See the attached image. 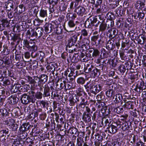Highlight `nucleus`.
<instances>
[{
    "label": "nucleus",
    "instance_id": "obj_45",
    "mask_svg": "<svg viewBox=\"0 0 146 146\" xmlns=\"http://www.w3.org/2000/svg\"><path fill=\"white\" fill-rule=\"evenodd\" d=\"M32 129V135L33 136H37L40 135V131L39 129L36 127H34Z\"/></svg>",
    "mask_w": 146,
    "mask_h": 146
},
{
    "label": "nucleus",
    "instance_id": "obj_26",
    "mask_svg": "<svg viewBox=\"0 0 146 146\" xmlns=\"http://www.w3.org/2000/svg\"><path fill=\"white\" fill-rule=\"evenodd\" d=\"M93 70L90 72L91 76L92 77L98 76L100 74V70L97 68L95 66L94 67Z\"/></svg>",
    "mask_w": 146,
    "mask_h": 146
},
{
    "label": "nucleus",
    "instance_id": "obj_18",
    "mask_svg": "<svg viewBox=\"0 0 146 146\" xmlns=\"http://www.w3.org/2000/svg\"><path fill=\"white\" fill-rule=\"evenodd\" d=\"M3 63L5 64H9L10 63L9 58L6 55H2L1 56V64H3Z\"/></svg>",
    "mask_w": 146,
    "mask_h": 146
},
{
    "label": "nucleus",
    "instance_id": "obj_52",
    "mask_svg": "<svg viewBox=\"0 0 146 146\" xmlns=\"http://www.w3.org/2000/svg\"><path fill=\"white\" fill-rule=\"evenodd\" d=\"M110 52V51L109 52V51H106L104 48H103L101 51V54H102L103 57L105 58L108 57L109 55V53Z\"/></svg>",
    "mask_w": 146,
    "mask_h": 146
},
{
    "label": "nucleus",
    "instance_id": "obj_60",
    "mask_svg": "<svg viewBox=\"0 0 146 146\" xmlns=\"http://www.w3.org/2000/svg\"><path fill=\"white\" fill-rule=\"evenodd\" d=\"M43 94L40 92H37L35 93V97L37 99H40L42 98Z\"/></svg>",
    "mask_w": 146,
    "mask_h": 146
},
{
    "label": "nucleus",
    "instance_id": "obj_35",
    "mask_svg": "<svg viewBox=\"0 0 146 146\" xmlns=\"http://www.w3.org/2000/svg\"><path fill=\"white\" fill-rule=\"evenodd\" d=\"M115 103L117 104L118 103L121 102L123 100V97L121 94H116L115 96Z\"/></svg>",
    "mask_w": 146,
    "mask_h": 146
},
{
    "label": "nucleus",
    "instance_id": "obj_53",
    "mask_svg": "<svg viewBox=\"0 0 146 146\" xmlns=\"http://www.w3.org/2000/svg\"><path fill=\"white\" fill-rule=\"evenodd\" d=\"M9 130L7 129L1 128V135L2 136H4L5 135H8Z\"/></svg>",
    "mask_w": 146,
    "mask_h": 146
},
{
    "label": "nucleus",
    "instance_id": "obj_51",
    "mask_svg": "<svg viewBox=\"0 0 146 146\" xmlns=\"http://www.w3.org/2000/svg\"><path fill=\"white\" fill-rule=\"evenodd\" d=\"M100 53L98 49L94 48V51L92 53V56L94 58H97L99 56Z\"/></svg>",
    "mask_w": 146,
    "mask_h": 146
},
{
    "label": "nucleus",
    "instance_id": "obj_44",
    "mask_svg": "<svg viewBox=\"0 0 146 146\" xmlns=\"http://www.w3.org/2000/svg\"><path fill=\"white\" fill-rule=\"evenodd\" d=\"M55 123L54 122H52V121L51 123L50 122H48L46 124V127L47 128L50 127L51 130H53L55 129Z\"/></svg>",
    "mask_w": 146,
    "mask_h": 146
},
{
    "label": "nucleus",
    "instance_id": "obj_29",
    "mask_svg": "<svg viewBox=\"0 0 146 146\" xmlns=\"http://www.w3.org/2000/svg\"><path fill=\"white\" fill-rule=\"evenodd\" d=\"M115 91L111 89H108L106 92V94L107 96L109 98H114L115 97Z\"/></svg>",
    "mask_w": 146,
    "mask_h": 146
},
{
    "label": "nucleus",
    "instance_id": "obj_54",
    "mask_svg": "<svg viewBox=\"0 0 146 146\" xmlns=\"http://www.w3.org/2000/svg\"><path fill=\"white\" fill-rule=\"evenodd\" d=\"M107 20H113L115 18V17L114 14L112 13H108Z\"/></svg>",
    "mask_w": 146,
    "mask_h": 146
},
{
    "label": "nucleus",
    "instance_id": "obj_59",
    "mask_svg": "<svg viewBox=\"0 0 146 146\" xmlns=\"http://www.w3.org/2000/svg\"><path fill=\"white\" fill-rule=\"evenodd\" d=\"M116 25L117 27H119V28L123 27V26L124 24L123 22V21L122 19H121V20L120 19L118 20Z\"/></svg>",
    "mask_w": 146,
    "mask_h": 146
},
{
    "label": "nucleus",
    "instance_id": "obj_36",
    "mask_svg": "<svg viewBox=\"0 0 146 146\" xmlns=\"http://www.w3.org/2000/svg\"><path fill=\"white\" fill-rule=\"evenodd\" d=\"M144 85L145 83L143 81H141L140 82V84H137L135 90L137 92H138L137 89H139V91H140V90H142V91L144 88H144L145 86Z\"/></svg>",
    "mask_w": 146,
    "mask_h": 146
},
{
    "label": "nucleus",
    "instance_id": "obj_15",
    "mask_svg": "<svg viewBox=\"0 0 146 146\" xmlns=\"http://www.w3.org/2000/svg\"><path fill=\"white\" fill-rule=\"evenodd\" d=\"M21 102L25 104H28L30 102H32V101L29 97L27 94H24L22 95L21 98Z\"/></svg>",
    "mask_w": 146,
    "mask_h": 146
},
{
    "label": "nucleus",
    "instance_id": "obj_14",
    "mask_svg": "<svg viewBox=\"0 0 146 146\" xmlns=\"http://www.w3.org/2000/svg\"><path fill=\"white\" fill-rule=\"evenodd\" d=\"M11 40L14 42H16L17 45L19 43L21 40L20 37V35L17 34H12V35H11Z\"/></svg>",
    "mask_w": 146,
    "mask_h": 146
},
{
    "label": "nucleus",
    "instance_id": "obj_22",
    "mask_svg": "<svg viewBox=\"0 0 146 146\" xmlns=\"http://www.w3.org/2000/svg\"><path fill=\"white\" fill-rule=\"evenodd\" d=\"M133 20L131 18H128L125 23L124 27L128 29L131 28L133 25Z\"/></svg>",
    "mask_w": 146,
    "mask_h": 146
},
{
    "label": "nucleus",
    "instance_id": "obj_12",
    "mask_svg": "<svg viewBox=\"0 0 146 146\" xmlns=\"http://www.w3.org/2000/svg\"><path fill=\"white\" fill-rule=\"evenodd\" d=\"M131 124V122L129 121L125 122L123 123L121 129L123 131H125L127 130H132V127Z\"/></svg>",
    "mask_w": 146,
    "mask_h": 146
},
{
    "label": "nucleus",
    "instance_id": "obj_46",
    "mask_svg": "<svg viewBox=\"0 0 146 146\" xmlns=\"http://www.w3.org/2000/svg\"><path fill=\"white\" fill-rule=\"evenodd\" d=\"M25 23H21L20 24H19V25H17L16 26H15L17 29L18 31H20L24 30V29L25 28Z\"/></svg>",
    "mask_w": 146,
    "mask_h": 146
},
{
    "label": "nucleus",
    "instance_id": "obj_9",
    "mask_svg": "<svg viewBox=\"0 0 146 146\" xmlns=\"http://www.w3.org/2000/svg\"><path fill=\"white\" fill-rule=\"evenodd\" d=\"M1 123H4V120L7 119L9 116V113L7 111V109H1Z\"/></svg>",
    "mask_w": 146,
    "mask_h": 146
},
{
    "label": "nucleus",
    "instance_id": "obj_32",
    "mask_svg": "<svg viewBox=\"0 0 146 146\" xmlns=\"http://www.w3.org/2000/svg\"><path fill=\"white\" fill-rule=\"evenodd\" d=\"M5 123L4 125H5V127H6V126H12L13 125L15 124V121L13 119H6L5 120H4Z\"/></svg>",
    "mask_w": 146,
    "mask_h": 146
},
{
    "label": "nucleus",
    "instance_id": "obj_2",
    "mask_svg": "<svg viewBox=\"0 0 146 146\" xmlns=\"http://www.w3.org/2000/svg\"><path fill=\"white\" fill-rule=\"evenodd\" d=\"M97 21V18L94 17H90L85 21L84 23L85 27L86 28L91 29H92L93 27H97L100 23H101L100 21H98L95 24Z\"/></svg>",
    "mask_w": 146,
    "mask_h": 146
},
{
    "label": "nucleus",
    "instance_id": "obj_19",
    "mask_svg": "<svg viewBox=\"0 0 146 146\" xmlns=\"http://www.w3.org/2000/svg\"><path fill=\"white\" fill-rule=\"evenodd\" d=\"M10 100V103L11 104L15 105L17 104L19 102V99L16 95H12L9 98Z\"/></svg>",
    "mask_w": 146,
    "mask_h": 146
},
{
    "label": "nucleus",
    "instance_id": "obj_38",
    "mask_svg": "<svg viewBox=\"0 0 146 146\" xmlns=\"http://www.w3.org/2000/svg\"><path fill=\"white\" fill-rule=\"evenodd\" d=\"M134 64L133 63L129 61H127L125 63L127 70L128 71L129 70L134 69L135 68L133 66Z\"/></svg>",
    "mask_w": 146,
    "mask_h": 146
},
{
    "label": "nucleus",
    "instance_id": "obj_47",
    "mask_svg": "<svg viewBox=\"0 0 146 146\" xmlns=\"http://www.w3.org/2000/svg\"><path fill=\"white\" fill-rule=\"evenodd\" d=\"M55 63L54 62H51L49 64L47 67L48 69L50 70V71L52 72H53L55 70Z\"/></svg>",
    "mask_w": 146,
    "mask_h": 146
},
{
    "label": "nucleus",
    "instance_id": "obj_10",
    "mask_svg": "<svg viewBox=\"0 0 146 146\" xmlns=\"http://www.w3.org/2000/svg\"><path fill=\"white\" fill-rule=\"evenodd\" d=\"M75 11L80 16H83L86 14L85 8L82 6H79L77 7L75 9Z\"/></svg>",
    "mask_w": 146,
    "mask_h": 146
},
{
    "label": "nucleus",
    "instance_id": "obj_42",
    "mask_svg": "<svg viewBox=\"0 0 146 146\" xmlns=\"http://www.w3.org/2000/svg\"><path fill=\"white\" fill-rule=\"evenodd\" d=\"M129 79L130 80H134L137 77L138 74L135 72H131L129 74Z\"/></svg>",
    "mask_w": 146,
    "mask_h": 146
},
{
    "label": "nucleus",
    "instance_id": "obj_61",
    "mask_svg": "<svg viewBox=\"0 0 146 146\" xmlns=\"http://www.w3.org/2000/svg\"><path fill=\"white\" fill-rule=\"evenodd\" d=\"M120 41L121 39L120 38H119V39L118 40H115V42L114 43L115 46H115H116L117 49H119V47L121 46Z\"/></svg>",
    "mask_w": 146,
    "mask_h": 146
},
{
    "label": "nucleus",
    "instance_id": "obj_6",
    "mask_svg": "<svg viewBox=\"0 0 146 146\" xmlns=\"http://www.w3.org/2000/svg\"><path fill=\"white\" fill-rule=\"evenodd\" d=\"M136 9L146 11V0H138L135 4Z\"/></svg>",
    "mask_w": 146,
    "mask_h": 146
},
{
    "label": "nucleus",
    "instance_id": "obj_25",
    "mask_svg": "<svg viewBox=\"0 0 146 146\" xmlns=\"http://www.w3.org/2000/svg\"><path fill=\"white\" fill-rule=\"evenodd\" d=\"M94 67V66L91 64H87L86 66L85 65L84 68L85 72L87 73H90L93 70Z\"/></svg>",
    "mask_w": 146,
    "mask_h": 146
},
{
    "label": "nucleus",
    "instance_id": "obj_17",
    "mask_svg": "<svg viewBox=\"0 0 146 146\" xmlns=\"http://www.w3.org/2000/svg\"><path fill=\"white\" fill-rule=\"evenodd\" d=\"M26 34L29 35V37H32L34 38H37L35 30L33 29L32 28L29 29V30L27 31Z\"/></svg>",
    "mask_w": 146,
    "mask_h": 146
},
{
    "label": "nucleus",
    "instance_id": "obj_41",
    "mask_svg": "<svg viewBox=\"0 0 146 146\" xmlns=\"http://www.w3.org/2000/svg\"><path fill=\"white\" fill-rule=\"evenodd\" d=\"M66 83L65 81H63L61 82L59 84H57L56 86L57 87L58 86V88L60 90H61L64 88V89H66Z\"/></svg>",
    "mask_w": 146,
    "mask_h": 146
},
{
    "label": "nucleus",
    "instance_id": "obj_13",
    "mask_svg": "<svg viewBox=\"0 0 146 146\" xmlns=\"http://www.w3.org/2000/svg\"><path fill=\"white\" fill-rule=\"evenodd\" d=\"M26 77L29 84L33 85V86H35V84L36 83V81H38V79L37 76H34V78L29 76H26Z\"/></svg>",
    "mask_w": 146,
    "mask_h": 146
},
{
    "label": "nucleus",
    "instance_id": "obj_20",
    "mask_svg": "<svg viewBox=\"0 0 146 146\" xmlns=\"http://www.w3.org/2000/svg\"><path fill=\"white\" fill-rule=\"evenodd\" d=\"M1 106H4L6 105L5 103H4L5 101L6 96L5 95V90L4 89H1Z\"/></svg>",
    "mask_w": 146,
    "mask_h": 146
},
{
    "label": "nucleus",
    "instance_id": "obj_49",
    "mask_svg": "<svg viewBox=\"0 0 146 146\" xmlns=\"http://www.w3.org/2000/svg\"><path fill=\"white\" fill-rule=\"evenodd\" d=\"M70 130L72 131V134H75L76 136L78 137L80 132L78 131V129L76 127H73L71 128Z\"/></svg>",
    "mask_w": 146,
    "mask_h": 146
},
{
    "label": "nucleus",
    "instance_id": "obj_23",
    "mask_svg": "<svg viewBox=\"0 0 146 146\" xmlns=\"http://www.w3.org/2000/svg\"><path fill=\"white\" fill-rule=\"evenodd\" d=\"M118 69L119 72L122 74H123L125 72L126 75L128 72L126 68L125 64H121L119 65L118 68Z\"/></svg>",
    "mask_w": 146,
    "mask_h": 146
},
{
    "label": "nucleus",
    "instance_id": "obj_33",
    "mask_svg": "<svg viewBox=\"0 0 146 146\" xmlns=\"http://www.w3.org/2000/svg\"><path fill=\"white\" fill-rule=\"evenodd\" d=\"M146 40V38L143 35H140L138 36L137 39L138 43L141 44H143Z\"/></svg>",
    "mask_w": 146,
    "mask_h": 146
},
{
    "label": "nucleus",
    "instance_id": "obj_37",
    "mask_svg": "<svg viewBox=\"0 0 146 146\" xmlns=\"http://www.w3.org/2000/svg\"><path fill=\"white\" fill-rule=\"evenodd\" d=\"M82 119L85 122H89L91 121V116L88 114L84 112L82 115Z\"/></svg>",
    "mask_w": 146,
    "mask_h": 146
},
{
    "label": "nucleus",
    "instance_id": "obj_58",
    "mask_svg": "<svg viewBox=\"0 0 146 146\" xmlns=\"http://www.w3.org/2000/svg\"><path fill=\"white\" fill-rule=\"evenodd\" d=\"M20 87V84H15V86H13L12 89V92H17L19 89Z\"/></svg>",
    "mask_w": 146,
    "mask_h": 146
},
{
    "label": "nucleus",
    "instance_id": "obj_48",
    "mask_svg": "<svg viewBox=\"0 0 146 146\" xmlns=\"http://www.w3.org/2000/svg\"><path fill=\"white\" fill-rule=\"evenodd\" d=\"M84 143V141L81 137H78L77 139L76 145L77 146H82Z\"/></svg>",
    "mask_w": 146,
    "mask_h": 146
},
{
    "label": "nucleus",
    "instance_id": "obj_1",
    "mask_svg": "<svg viewBox=\"0 0 146 146\" xmlns=\"http://www.w3.org/2000/svg\"><path fill=\"white\" fill-rule=\"evenodd\" d=\"M1 89H5L6 86H7L9 84V80L7 79L6 77V67L5 66L1 65Z\"/></svg>",
    "mask_w": 146,
    "mask_h": 146
},
{
    "label": "nucleus",
    "instance_id": "obj_39",
    "mask_svg": "<svg viewBox=\"0 0 146 146\" xmlns=\"http://www.w3.org/2000/svg\"><path fill=\"white\" fill-rule=\"evenodd\" d=\"M81 101L79 104L78 106L81 108H83L85 107L86 105L88 104V102L87 101H86L85 99L83 97H81Z\"/></svg>",
    "mask_w": 146,
    "mask_h": 146
},
{
    "label": "nucleus",
    "instance_id": "obj_16",
    "mask_svg": "<svg viewBox=\"0 0 146 146\" xmlns=\"http://www.w3.org/2000/svg\"><path fill=\"white\" fill-rule=\"evenodd\" d=\"M38 84H39L41 83H44L48 80V76L46 74H42L38 77Z\"/></svg>",
    "mask_w": 146,
    "mask_h": 146
},
{
    "label": "nucleus",
    "instance_id": "obj_7",
    "mask_svg": "<svg viewBox=\"0 0 146 146\" xmlns=\"http://www.w3.org/2000/svg\"><path fill=\"white\" fill-rule=\"evenodd\" d=\"M56 26L55 22H52V24L46 23L44 26L45 31L47 33H49L51 32L54 29H55V27Z\"/></svg>",
    "mask_w": 146,
    "mask_h": 146
},
{
    "label": "nucleus",
    "instance_id": "obj_62",
    "mask_svg": "<svg viewBox=\"0 0 146 146\" xmlns=\"http://www.w3.org/2000/svg\"><path fill=\"white\" fill-rule=\"evenodd\" d=\"M137 14V18H139V20H141L143 19L145 17V14L142 11V12H138Z\"/></svg>",
    "mask_w": 146,
    "mask_h": 146
},
{
    "label": "nucleus",
    "instance_id": "obj_63",
    "mask_svg": "<svg viewBox=\"0 0 146 146\" xmlns=\"http://www.w3.org/2000/svg\"><path fill=\"white\" fill-rule=\"evenodd\" d=\"M40 15L41 17H43L47 16V14L46 10L41 9L40 11Z\"/></svg>",
    "mask_w": 146,
    "mask_h": 146
},
{
    "label": "nucleus",
    "instance_id": "obj_64",
    "mask_svg": "<svg viewBox=\"0 0 146 146\" xmlns=\"http://www.w3.org/2000/svg\"><path fill=\"white\" fill-rule=\"evenodd\" d=\"M38 62L37 61H35L32 63V67H31L30 69H32L33 70H35L37 67Z\"/></svg>",
    "mask_w": 146,
    "mask_h": 146
},
{
    "label": "nucleus",
    "instance_id": "obj_43",
    "mask_svg": "<svg viewBox=\"0 0 146 146\" xmlns=\"http://www.w3.org/2000/svg\"><path fill=\"white\" fill-rule=\"evenodd\" d=\"M118 33V31L116 29H113L112 33H111L109 36L110 39L112 40L115 37H117Z\"/></svg>",
    "mask_w": 146,
    "mask_h": 146
},
{
    "label": "nucleus",
    "instance_id": "obj_24",
    "mask_svg": "<svg viewBox=\"0 0 146 146\" xmlns=\"http://www.w3.org/2000/svg\"><path fill=\"white\" fill-rule=\"evenodd\" d=\"M29 49L33 51L34 52H35L37 50V46L35 45V43L33 40H30L29 44Z\"/></svg>",
    "mask_w": 146,
    "mask_h": 146
},
{
    "label": "nucleus",
    "instance_id": "obj_5",
    "mask_svg": "<svg viewBox=\"0 0 146 146\" xmlns=\"http://www.w3.org/2000/svg\"><path fill=\"white\" fill-rule=\"evenodd\" d=\"M5 6H6V8H8L9 11H13L12 13L15 14L17 13V6L15 5V3L12 1H8L7 4L6 2L5 3Z\"/></svg>",
    "mask_w": 146,
    "mask_h": 146
},
{
    "label": "nucleus",
    "instance_id": "obj_28",
    "mask_svg": "<svg viewBox=\"0 0 146 146\" xmlns=\"http://www.w3.org/2000/svg\"><path fill=\"white\" fill-rule=\"evenodd\" d=\"M51 90L48 87H45L44 89L43 96L44 98L50 96Z\"/></svg>",
    "mask_w": 146,
    "mask_h": 146
},
{
    "label": "nucleus",
    "instance_id": "obj_8",
    "mask_svg": "<svg viewBox=\"0 0 146 146\" xmlns=\"http://www.w3.org/2000/svg\"><path fill=\"white\" fill-rule=\"evenodd\" d=\"M33 127V125H30L29 123H23L20 127L19 132L23 133L28 131Z\"/></svg>",
    "mask_w": 146,
    "mask_h": 146
},
{
    "label": "nucleus",
    "instance_id": "obj_34",
    "mask_svg": "<svg viewBox=\"0 0 146 146\" xmlns=\"http://www.w3.org/2000/svg\"><path fill=\"white\" fill-rule=\"evenodd\" d=\"M107 24L103 21L99 25V32H103L105 31L106 29Z\"/></svg>",
    "mask_w": 146,
    "mask_h": 146
},
{
    "label": "nucleus",
    "instance_id": "obj_40",
    "mask_svg": "<svg viewBox=\"0 0 146 146\" xmlns=\"http://www.w3.org/2000/svg\"><path fill=\"white\" fill-rule=\"evenodd\" d=\"M91 3L94 5L95 7L97 8L102 4V0H91Z\"/></svg>",
    "mask_w": 146,
    "mask_h": 146
},
{
    "label": "nucleus",
    "instance_id": "obj_3",
    "mask_svg": "<svg viewBox=\"0 0 146 146\" xmlns=\"http://www.w3.org/2000/svg\"><path fill=\"white\" fill-rule=\"evenodd\" d=\"M1 25L2 27L1 26V31L4 30L5 28L8 27L9 23L8 21L7 20V15L4 9L1 10Z\"/></svg>",
    "mask_w": 146,
    "mask_h": 146
},
{
    "label": "nucleus",
    "instance_id": "obj_27",
    "mask_svg": "<svg viewBox=\"0 0 146 146\" xmlns=\"http://www.w3.org/2000/svg\"><path fill=\"white\" fill-rule=\"evenodd\" d=\"M111 39L109 40L106 44V48L109 50H112L115 48L114 43H112Z\"/></svg>",
    "mask_w": 146,
    "mask_h": 146
},
{
    "label": "nucleus",
    "instance_id": "obj_57",
    "mask_svg": "<svg viewBox=\"0 0 146 146\" xmlns=\"http://www.w3.org/2000/svg\"><path fill=\"white\" fill-rule=\"evenodd\" d=\"M124 107L130 109L131 108L132 106V103L130 101H129L125 102V104L123 105Z\"/></svg>",
    "mask_w": 146,
    "mask_h": 146
},
{
    "label": "nucleus",
    "instance_id": "obj_4",
    "mask_svg": "<svg viewBox=\"0 0 146 146\" xmlns=\"http://www.w3.org/2000/svg\"><path fill=\"white\" fill-rule=\"evenodd\" d=\"M108 126L107 129L108 132L114 134L121 128V125L120 123H116L108 125Z\"/></svg>",
    "mask_w": 146,
    "mask_h": 146
},
{
    "label": "nucleus",
    "instance_id": "obj_56",
    "mask_svg": "<svg viewBox=\"0 0 146 146\" xmlns=\"http://www.w3.org/2000/svg\"><path fill=\"white\" fill-rule=\"evenodd\" d=\"M86 81V79L84 78L80 77L78 78L77 80V83L82 85Z\"/></svg>",
    "mask_w": 146,
    "mask_h": 146
},
{
    "label": "nucleus",
    "instance_id": "obj_55",
    "mask_svg": "<svg viewBox=\"0 0 146 146\" xmlns=\"http://www.w3.org/2000/svg\"><path fill=\"white\" fill-rule=\"evenodd\" d=\"M56 27H55V29H56L54 30L56 34L57 35H59L62 33V30L61 28L58 27V26L56 24Z\"/></svg>",
    "mask_w": 146,
    "mask_h": 146
},
{
    "label": "nucleus",
    "instance_id": "obj_30",
    "mask_svg": "<svg viewBox=\"0 0 146 146\" xmlns=\"http://www.w3.org/2000/svg\"><path fill=\"white\" fill-rule=\"evenodd\" d=\"M27 94V95L31 99L30 100L32 101V102L33 103H35V100L34 99L35 97V92L31 90Z\"/></svg>",
    "mask_w": 146,
    "mask_h": 146
},
{
    "label": "nucleus",
    "instance_id": "obj_21",
    "mask_svg": "<svg viewBox=\"0 0 146 146\" xmlns=\"http://www.w3.org/2000/svg\"><path fill=\"white\" fill-rule=\"evenodd\" d=\"M95 139L96 140L95 141H100V142H102L103 139L104 138H105L106 134L105 132H103L101 133L100 134L97 133L95 135Z\"/></svg>",
    "mask_w": 146,
    "mask_h": 146
},
{
    "label": "nucleus",
    "instance_id": "obj_50",
    "mask_svg": "<svg viewBox=\"0 0 146 146\" xmlns=\"http://www.w3.org/2000/svg\"><path fill=\"white\" fill-rule=\"evenodd\" d=\"M45 57V55L44 52L40 51L38 53L37 59L40 60V61L42 60Z\"/></svg>",
    "mask_w": 146,
    "mask_h": 146
},
{
    "label": "nucleus",
    "instance_id": "obj_11",
    "mask_svg": "<svg viewBox=\"0 0 146 146\" xmlns=\"http://www.w3.org/2000/svg\"><path fill=\"white\" fill-rule=\"evenodd\" d=\"M102 87L100 85H92L90 90V92L96 95L97 93L99 92L102 89Z\"/></svg>",
    "mask_w": 146,
    "mask_h": 146
},
{
    "label": "nucleus",
    "instance_id": "obj_31",
    "mask_svg": "<svg viewBox=\"0 0 146 146\" xmlns=\"http://www.w3.org/2000/svg\"><path fill=\"white\" fill-rule=\"evenodd\" d=\"M35 31L37 38H39L42 36L44 31V29L42 27H38L36 28L35 30Z\"/></svg>",
    "mask_w": 146,
    "mask_h": 146
}]
</instances>
